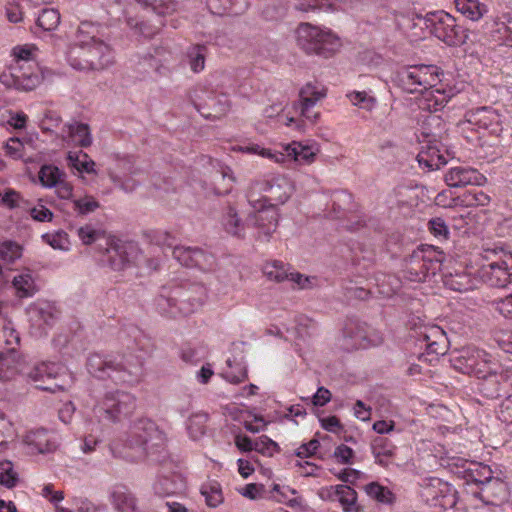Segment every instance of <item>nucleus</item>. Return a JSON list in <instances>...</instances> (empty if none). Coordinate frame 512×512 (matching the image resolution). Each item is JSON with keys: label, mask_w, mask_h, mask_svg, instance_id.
<instances>
[{"label": "nucleus", "mask_w": 512, "mask_h": 512, "mask_svg": "<svg viewBox=\"0 0 512 512\" xmlns=\"http://www.w3.org/2000/svg\"><path fill=\"white\" fill-rule=\"evenodd\" d=\"M198 247L175 246L173 248V257L183 266L193 268L194 252Z\"/></svg>", "instance_id": "8fccbe9b"}, {"label": "nucleus", "mask_w": 512, "mask_h": 512, "mask_svg": "<svg viewBox=\"0 0 512 512\" xmlns=\"http://www.w3.org/2000/svg\"><path fill=\"white\" fill-rule=\"evenodd\" d=\"M496 310L505 318L512 319V294L496 302Z\"/></svg>", "instance_id": "774afa93"}, {"label": "nucleus", "mask_w": 512, "mask_h": 512, "mask_svg": "<svg viewBox=\"0 0 512 512\" xmlns=\"http://www.w3.org/2000/svg\"><path fill=\"white\" fill-rule=\"evenodd\" d=\"M12 284L16 290V296L19 298L32 297L38 291L35 280L30 273L15 276Z\"/></svg>", "instance_id": "e433bc0d"}, {"label": "nucleus", "mask_w": 512, "mask_h": 512, "mask_svg": "<svg viewBox=\"0 0 512 512\" xmlns=\"http://www.w3.org/2000/svg\"><path fill=\"white\" fill-rule=\"evenodd\" d=\"M154 491L161 497L180 494L186 489L185 479L177 473H170L158 477L154 483Z\"/></svg>", "instance_id": "5701e85b"}, {"label": "nucleus", "mask_w": 512, "mask_h": 512, "mask_svg": "<svg viewBox=\"0 0 512 512\" xmlns=\"http://www.w3.org/2000/svg\"><path fill=\"white\" fill-rule=\"evenodd\" d=\"M431 233L438 238L447 239L449 231L445 221L441 218H433L429 221Z\"/></svg>", "instance_id": "e2e57ef3"}, {"label": "nucleus", "mask_w": 512, "mask_h": 512, "mask_svg": "<svg viewBox=\"0 0 512 512\" xmlns=\"http://www.w3.org/2000/svg\"><path fill=\"white\" fill-rule=\"evenodd\" d=\"M222 225L227 233L242 238L245 236V223L233 207H228L222 216Z\"/></svg>", "instance_id": "72a5a7b5"}, {"label": "nucleus", "mask_w": 512, "mask_h": 512, "mask_svg": "<svg viewBox=\"0 0 512 512\" xmlns=\"http://www.w3.org/2000/svg\"><path fill=\"white\" fill-rule=\"evenodd\" d=\"M497 417L503 423L512 425V394L506 397L499 405Z\"/></svg>", "instance_id": "052dcab7"}, {"label": "nucleus", "mask_w": 512, "mask_h": 512, "mask_svg": "<svg viewBox=\"0 0 512 512\" xmlns=\"http://www.w3.org/2000/svg\"><path fill=\"white\" fill-rule=\"evenodd\" d=\"M354 106L371 111L376 105V98L365 91H354L347 95Z\"/></svg>", "instance_id": "de8ad7c7"}, {"label": "nucleus", "mask_w": 512, "mask_h": 512, "mask_svg": "<svg viewBox=\"0 0 512 512\" xmlns=\"http://www.w3.org/2000/svg\"><path fill=\"white\" fill-rule=\"evenodd\" d=\"M26 312L32 325L39 329H44V326H51L56 318V309L48 302L30 304Z\"/></svg>", "instance_id": "4be33fe9"}, {"label": "nucleus", "mask_w": 512, "mask_h": 512, "mask_svg": "<svg viewBox=\"0 0 512 512\" xmlns=\"http://www.w3.org/2000/svg\"><path fill=\"white\" fill-rule=\"evenodd\" d=\"M419 337L422 340H429V338H437L438 341L428 342L425 345L426 351L429 354L444 355L448 348V340L445 332L439 326L426 327L420 332Z\"/></svg>", "instance_id": "a878e982"}, {"label": "nucleus", "mask_w": 512, "mask_h": 512, "mask_svg": "<svg viewBox=\"0 0 512 512\" xmlns=\"http://www.w3.org/2000/svg\"><path fill=\"white\" fill-rule=\"evenodd\" d=\"M440 71L435 65H414L398 72L401 87L409 93L420 92L434 87L439 80Z\"/></svg>", "instance_id": "1a4fd4ad"}, {"label": "nucleus", "mask_w": 512, "mask_h": 512, "mask_svg": "<svg viewBox=\"0 0 512 512\" xmlns=\"http://www.w3.org/2000/svg\"><path fill=\"white\" fill-rule=\"evenodd\" d=\"M431 34L449 46H461L466 43L467 31L457 24L456 19L443 10L417 16Z\"/></svg>", "instance_id": "0eeeda50"}, {"label": "nucleus", "mask_w": 512, "mask_h": 512, "mask_svg": "<svg viewBox=\"0 0 512 512\" xmlns=\"http://www.w3.org/2000/svg\"><path fill=\"white\" fill-rule=\"evenodd\" d=\"M334 457L341 464H351L354 457V451L347 445L341 444L335 448Z\"/></svg>", "instance_id": "69168bd1"}, {"label": "nucleus", "mask_w": 512, "mask_h": 512, "mask_svg": "<svg viewBox=\"0 0 512 512\" xmlns=\"http://www.w3.org/2000/svg\"><path fill=\"white\" fill-rule=\"evenodd\" d=\"M417 161L421 167L428 171L440 169L446 164V158L442 155L436 146L427 145L422 147L417 155Z\"/></svg>", "instance_id": "c85d7f7f"}, {"label": "nucleus", "mask_w": 512, "mask_h": 512, "mask_svg": "<svg viewBox=\"0 0 512 512\" xmlns=\"http://www.w3.org/2000/svg\"><path fill=\"white\" fill-rule=\"evenodd\" d=\"M20 199L21 196L19 192L13 189H7L4 194L1 195L0 204L9 209H14L19 206Z\"/></svg>", "instance_id": "338daca9"}, {"label": "nucleus", "mask_w": 512, "mask_h": 512, "mask_svg": "<svg viewBox=\"0 0 512 512\" xmlns=\"http://www.w3.org/2000/svg\"><path fill=\"white\" fill-rule=\"evenodd\" d=\"M135 407L136 399L131 393L116 390L105 394L94 407V413L102 420L118 422L128 417Z\"/></svg>", "instance_id": "6e6552de"}, {"label": "nucleus", "mask_w": 512, "mask_h": 512, "mask_svg": "<svg viewBox=\"0 0 512 512\" xmlns=\"http://www.w3.org/2000/svg\"><path fill=\"white\" fill-rule=\"evenodd\" d=\"M78 236L83 244L90 245L98 239L100 232L92 226L86 225L78 229Z\"/></svg>", "instance_id": "0e129e2a"}, {"label": "nucleus", "mask_w": 512, "mask_h": 512, "mask_svg": "<svg viewBox=\"0 0 512 512\" xmlns=\"http://www.w3.org/2000/svg\"><path fill=\"white\" fill-rule=\"evenodd\" d=\"M27 69L24 65L15 68V89L23 91H31L35 89L41 82V76L38 73L30 71L31 64H26Z\"/></svg>", "instance_id": "7c9ffc66"}, {"label": "nucleus", "mask_w": 512, "mask_h": 512, "mask_svg": "<svg viewBox=\"0 0 512 512\" xmlns=\"http://www.w3.org/2000/svg\"><path fill=\"white\" fill-rule=\"evenodd\" d=\"M421 94L422 97L419 100V107L430 112H436L443 109L454 96L451 89L447 91L445 89L434 87L424 89Z\"/></svg>", "instance_id": "412c9836"}, {"label": "nucleus", "mask_w": 512, "mask_h": 512, "mask_svg": "<svg viewBox=\"0 0 512 512\" xmlns=\"http://www.w3.org/2000/svg\"><path fill=\"white\" fill-rule=\"evenodd\" d=\"M486 181L483 174L476 169L468 167H452L445 174V182L450 187H463L466 185L480 186Z\"/></svg>", "instance_id": "aec40b11"}, {"label": "nucleus", "mask_w": 512, "mask_h": 512, "mask_svg": "<svg viewBox=\"0 0 512 512\" xmlns=\"http://www.w3.org/2000/svg\"><path fill=\"white\" fill-rule=\"evenodd\" d=\"M165 435L157 425L149 419H139L130 426L126 445L136 450V457L142 459L148 455L159 453L164 449Z\"/></svg>", "instance_id": "39448f33"}, {"label": "nucleus", "mask_w": 512, "mask_h": 512, "mask_svg": "<svg viewBox=\"0 0 512 512\" xmlns=\"http://www.w3.org/2000/svg\"><path fill=\"white\" fill-rule=\"evenodd\" d=\"M19 482V475L13 468L11 461L5 460L0 462V485L12 489Z\"/></svg>", "instance_id": "c03bdc74"}, {"label": "nucleus", "mask_w": 512, "mask_h": 512, "mask_svg": "<svg viewBox=\"0 0 512 512\" xmlns=\"http://www.w3.org/2000/svg\"><path fill=\"white\" fill-rule=\"evenodd\" d=\"M14 372L18 370L15 367V347H11L7 354L0 353V380L8 379L10 375L8 371Z\"/></svg>", "instance_id": "603ef678"}, {"label": "nucleus", "mask_w": 512, "mask_h": 512, "mask_svg": "<svg viewBox=\"0 0 512 512\" xmlns=\"http://www.w3.org/2000/svg\"><path fill=\"white\" fill-rule=\"evenodd\" d=\"M86 367L93 377L100 380L111 379L116 384H135L140 378V368L137 365L117 361L98 353L88 356Z\"/></svg>", "instance_id": "7ed1b4c3"}, {"label": "nucleus", "mask_w": 512, "mask_h": 512, "mask_svg": "<svg viewBox=\"0 0 512 512\" xmlns=\"http://www.w3.org/2000/svg\"><path fill=\"white\" fill-rule=\"evenodd\" d=\"M456 9L467 19L478 21L487 12V6L479 0H455Z\"/></svg>", "instance_id": "473e14b6"}, {"label": "nucleus", "mask_w": 512, "mask_h": 512, "mask_svg": "<svg viewBox=\"0 0 512 512\" xmlns=\"http://www.w3.org/2000/svg\"><path fill=\"white\" fill-rule=\"evenodd\" d=\"M129 248L125 243H113L107 248V261L113 270H122L129 264Z\"/></svg>", "instance_id": "c756f323"}, {"label": "nucleus", "mask_w": 512, "mask_h": 512, "mask_svg": "<svg viewBox=\"0 0 512 512\" xmlns=\"http://www.w3.org/2000/svg\"><path fill=\"white\" fill-rule=\"evenodd\" d=\"M66 174L54 165H44L39 171V180L44 187H54Z\"/></svg>", "instance_id": "a19ab883"}, {"label": "nucleus", "mask_w": 512, "mask_h": 512, "mask_svg": "<svg viewBox=\"0 0 512 512\" xmlns=\"http://www.w3.org/2000/svg\"><path fill=\"white\" fill-rule=\"evenodd\" d=\"M74 210L79 215H87L100 207L99 202L93 196H85L73 201Z\"/></svg>", "instance_id": "864d4df0"}, {"label": "nucleus", "mask_w": 512, "mask_h": 512, "mask_svg": "<svg viewBox=\"0 0 512 512\" xmlns=\"http://www.w3.org/2000/svg\"><path fill=\"white\" fill-rule=\"evenodd\" d=\"M207 48L204 45H195L188 51L189 64L194 72H200L205 67Z\"/></svg>", "instance_id": "49530a36"}, {"label": "nucleus", "mask_w": 512, "mask_h": 512, "mask_svg": "<svg viewBox=\"0 0 512 512\" xmlns=\"http://www.w3.org/2000/svg\"><path fill=\"white\" fill-rule=\"evenodd\" d=\"M63 371V367L60 364L53 362H43L36 365L28 373V377L36 383V387L51 393L63 390V386L58 383L48 382L55 380Z\"/></svg>", "instance_id": "2eb2a0df"}, {"label": "nucleus", "mask_w": 512, "mask_h": 512, "mask_svg": "<svg viewBox=\"0 0 512 512\" xmlns=\"http://www.w3.org/2000/svg\"><path fill=\"white\" fill-rule=\"evenodd\" d=\"M326 96V89L319 83H307L300 92V113L301 116L308 119L311 123H316L319 113H311L310 109Z\"/></svg>", "instance_id": "f3484780"}, {"label": "nucleus", "mask_w": 512, "mask_h": 512, "mask_svg": "<svg viewBox=\"0 0 512 512\" xmlns=\"http://www.w3.org/2000/svg\"><path fill=\"white\" fill-rule=\"evenodd\" d=\"M22 255V247L12 241L4 242L0 246V259L7 263H13Z\"/></svg>", "instance_id": "3c124183"}, {"label": "nucleus", "mask_w": 512, "mask_h": 512, "mask_svg": "<svg viewBox=\"0 0 512 512\" xmlns=\"http://www.w3.org/2000/svg\"><path fill=\"white\" fill-rule=\"evenodd\" d=\"M64 133L77 145L86 148L92 144V136L89 126L84 123H71L64 126Z\"/></svg>", "instance_id": "2f4dec72"}, {"label": "nucleus", "mask_w": 512, "mask_h": 512, "mask_svg": "<svg viewBox=\"0 0 512 512\" xmlns=\"http://www.w3.org/2000/svg\"><path fill=\"white\" fill-rule=\"evenodd\" d=\"M297 44L309 55L330 58L340 47V38L331 30H325L310 23H301L297 30Z\"/></svg>", "instance_id": "20e7f679"}, {"label": "nucleus", "mask_w": 512, "mask_h": 512, "mask_svg": "<svg viewBox=\"0 0 512 512\" xmlns=\"http://www.w3.org/2000/svg\"><path fill=\"white\" fill-rule=\"evenodd\" d=\"M443 253L433 246H420L405 260L403 277L410 282H424L440 270Z\"/></svg>", "instance_id": "423d86ee"}, {"label": "nucleus", "mask_w": 512, "mask_h": 512, "mask_svg": "<svg viewBox=\"0 0 512 512\" xmlns=\"http://www.w3.org/2000/svg\"><path fill=\"white\" fill-rule=\"evenodd\" d=\"M68 165L80 173L96 174L95 162L83 151L69 152L67 155Z\"/></svg>", "instance_id": "f704fd0d"}, {"label": "nucleus", "mask_w": 512, "mask_h": 512, "mask_svg": "<svg viewBox=\"0 0 512 512\" xmlns=\"http://www.w3.org/2000/svg\"><path fill=\"white\" fill-rule=\"evenodd\" d=\"M43 240L55 249L64 250L68 245V235L64 231L56 233H46L42 236Z\"/></svg>", "instance_id": "13d9d810"}, {"label": "nucleus", "mask_w": 512, "mask_h": 512, "mask_svg": "<svg viewBox=\"0 0 512 512\" xmlns=\"http://www.w3.org/2000/svg\"><path fill=\"white\" fill-rule=\"evenodd\" d=\"M465 118V122L473 129L490 130L491 133H497L500 130V116L491 108L479 107L471 110L466 113Z\"/></svg>", "instance_id": "a211bd4d"}, {"label": "nucleus", "mask_w": 512, "mask_h": 512, "mask_svg": "<svg viewBox=\"0 0 512 512\" xmlns=\"http://www.w3.org/2000/svg\"><path fill=\"white\" fill-rule=\"evenodd\" d=\"M474 497L479 498L486 505L498 506L504 503L509 496L507 484L498 477H491L479 489L471 491Z\"/></svg>", "instance_id": "dca6fc26"}, {"label": "nucleus", "mask_w": 512, "mask_h": 512, "mask_svg": "<svg viewBox=\"0 0 512 512\" xmlns=\"http://www.w3.org/2000/svg\"><path fill=\"white\" fill-rule=\"evenodd\" d=\"M371 451L375 463L382 467H388L395 456L396 446L384 436H377L371 442Z\"/></svg>", "instance_id": "b1692460"}, {"label": "nucleus", "mask_w": 512, "mask_h": 512, "mask_svg": "<svg viewBox=\"0 0 512 512\" xmlns=\"http://www.w3.org/2000/svg\"><path fill=\"white\" fill-rule=\"evenodd\" d=\"M484 283L492 287L504 288L512 283V255L483 265L479 271Z\"/></svg>", "instance_id": "ddd939ff"}, {"label": "nucleus", "mask_w": 512, "mask_h": 512, "mask_svg": "<svg viewBox=\"0 0 512 512\" xmlns=\"http://www.w3.org/2000/svg\"><path fill=\"white\" fill-rule=\"evenodd\" d=\"M262 180L253 181L247 190V200L251 207L256 211L258 209L266 208L265 203L268 200L265 199V189Z\"/></svg>", "instance_id": "58836bf2"}, {"label": "nucleus", "mask_w": 512, "mask_h": 512, "mask_svg": "<svg viewBox=\"0 0 512 512\" xmlns=\"http://www.w3.org/2000/svg\"><path fill=\"white\" fill-rule=\"evenodd\" d=\"M337 502L340 503L344 512H359L357 504V492L348 485H338Z\"/></svg>", "instance_id": "4c0bfd02"}, {"label": "nucleus", "mask_w": 512, "mask_h": 512, "mask_svg": "<svg viewBox=\"0 0 512 512\" xmlns=\"http://www.w3.org/2000/svg\"><path fill=\"white\" fill-rule=\"evenodd\" d=\"M61 121L62 119L58 113L46 110L39 126L43 132H53L61 124Z\"/></svg>", "instance_id": "4d7b16f0"}, {"label": "nucleus", "mask_w": 512, "mask_h": 512, "mask_svg": "<svg viewBox=\"0 0 512 512\" xmlns=\"http://www.w3.org/2000/svg\"><path fill=\"white\" fill-rule=\"evenodd\" d=\"M289 4L296 10L303 12H315L318 10H331L332 2L328 0H288Z\"/></svg>", "instance_id": "79ce46f5"}, {"label": "nucleus", "mask_w": 512, "mask_h": 512, "mask_svg": "<svg viewBox=\"0 0 512 512\" xmlns=\"http://www.w3.org/2000/svg\"><path fill=\"white\" fill-rule=\"evenodd\" d=\"M378 293L383 297L390 298L401 288V280L394 274L381 273L376 277Z\"/></svg>", "instance_id": "c9c22d12"}, {"label": "nucleus", "mask_w": 512, "mask_h": 512, "mask_svg": "<svg viewBox=\"0 0 512 512\" xmlns=\"http://www.w3.org/2000/svg\"><path fill=\"white\" fill-rule=\"evenodd\" d=\"M110 500L116 512H138L133 494L124 486L115 487Z\"/></svg>", "instance_id": "bb28decb"}, {"label": "nucleus", "mask_w": 512, "mask_h": 512, "mask_svg": "<svg viewBox=\"0 0 512 512\" xmlns=\"http://www.w3.org/2000/svg\"><path fill=\"white\" fill-rule=\"evenodd\" d=\"M215 266V258L212 254L205 252L203 249L198 248L194 252L193 267L199 268L203 271L212 270Z\"/></svg>", "instance_id": "5fc2aeb1"}, {"label": "nucleus", "mask_w": 512, "mask_h": 512, "mask_svg": "<svg viewBox=\"0 0 512 512\" xmlns=\"http://www.w3.org/2000/svg\"><path fill=\"white\" fill-rule=\"evenodd\" d=\"M264 274L273 281L283 282L289 278L287 271L284 268V265L280 261H273L271 263H267L263 268Z\"/></svg>", "instance_id": "09e8293b"}, {"label": "nucleus", "mask_w": 512, "mask_h": 512, "mask_svg": "<svg viewBox=\"0 0 512 512\" xmlns=\"http://www.w3.org/2000/svg\"><path fill=\"white\" fill-rule=\"evenodd\" d=\"M152 10L159 14H170L177 9V2L173 0H154L151 4Z\"/></svg>", "instance_id": "680f3d73"}, {"label": "nucleus", "mask_w": 512, "mask_h": 512, "mask_svg": "<svg viewBox=\"0 0 512 512\" xmlns=\"http://www.w3.org/2000/svg\"><path fill=\"white\" fill-rule=\"evenodd\" d=\"M60 24V13L54 8L43 9L37 19V25L45 31H52Z\"/></svg>", "instance_id": "a18cd8bd"}, {"label": "nucleus", "mask_w": 512, "mask_h": 512, "mask_svg": "<svg viewBox=\"0 0 512 512\" xmlns=\"http://www.w3.org/2000/svg\"><path fill=\"white\" fill-rule=\"evenodd\" d=\"M319 149L316 144L308 145L293 141L282 146V151L263 150V155L277 163L293 160L300 164H311L315 161Z\"/></svg>", "instance_id": "f8f14e48"}, {"label": "nucleus", "mask_w": 512, "mask_h": 512, "mask_svg": "<svg viewBox=\"0 0 512 512\" xmlns=\"http://www.w3.org/2000/svg\"><path fill=\"white\" fill-rule=\"evenodd\" d=\"M470 468L466 470H460L462 478L466 480L467 484H475L477 489L493 477V472L488 465L483 463L474 462L468 464Z\"/></svg>", "instance_id": "cd10ccee"}, {"label": "nucleus", "mask_w": 512, "mask_h": 512, "mask_svg": "<svg viewBox=\"0 0 512 512\" xmlns=\"http://www.w3.org/2000/svg\"><path fill=\"white\" fill-rule=\"evenodd\" d=\"M201 494L205 497L206 504L217 507L223 502L221 486L216 481L205 483L201 486Z\"/></svg>", "instance_id": "ea45409f"}, {"label": "nucleus", "mask_w": 512, "mask_h": 512, "mask_svg": "<svg viewBox=\"0 0 512 512\" xmlns=\"http://www.w3.org/2000/svg\"><path fill=\"white\" fill-rule=\"evenodd\" d=\"M206 296V288L200 283L172 282L161 288L156 306L161 314L171 318L188 316L202 306Z\"/></svg>", "instance_id": "f257e3e1"}, {"label": "nucleus", "mask_w": 512, "mask_h": 512, "mask_svg": "<svg viewBox=\"0 0 512 512\" xmlns=\"http://www.w3.org/2000/svg\"><path fill=\"white\" fill-rule=\"evenodd\" d=\"M265 189V199L275 207L278 204L285 203L293 192L292 183L285 177L279 176L271 179L262 180Z\"/></svg>", "instance_id": "6ab92c4d"}, {"label": "nucleus", "mask_w": 512, "mask_h": 512, "mask_svg": "<svg viewBox=\"0 0 512 512\" xmlns=\"http://www.w3.org/2000/svg\"><path fill=\"white\" fill-rule=\"evenodd\" d=\"M26 443L40 454L54 452L58 447L56 436L45 429H38L27 434Z\"/></svg>", "instance_id": "393cba45"}, {"label": "nucleus", "mask_w": 512, "mask_h": 512, "mask_svg": "<svg viewBox=\"0 0 512 512\" xmlns=\"http://www.w3.org/2000/svg\"><path fill=\"white\" fill-rule=\"evenodd\" d=\"M463 201L467 206H485L490 202V197L482 190L472 189L463 195Z\"/></svg>", "instance_id": "6e6d98bb"}, {"label": "nucleus", "mask_w": 512, "mask_h": 512, "mask_svg": "<svg viewBox=\"0 0 512 512\" xmlns=\"http://www.w3.org/2000/svg\"><path fill=\"white\" fill-rule=\"evenodd\" d=\"M254 450L262 454L272 455L274 451L278 450V444L266 435H262L254 441Z\"/></svg>", "instance_id": "bf43d9fd"}, {"label": "nucleus", "mask_w": 512, "mask_h": 512, "mask_svg": "<svg viewBox=\"0 0 512 512\" xmlns=\"http://www.w3.org/2000/svg\"><path fill=\"white\" fill-rule=\"evenodd\" d=\"M421 497L430 505L443 509L454 508L457 504V491L440 478L430 477L422 480Z\"/></svg>", "instance_id": "9d476101"}, {"label": "nucleus", "mask_w": 512, "mask_h": 512, "mask_svg": "<svg viewBox=\"0 0 512 512\" xmlns=\"http://www.w3.org/2000/svg\"><path fill=\"white\" fill-rule=\"evenodd\" d=\"M278 211L273 204L258 209L248 217V222L257 229V238L260 241H269L278 226Z\"/></svg>", "instance_id": "4468645a"}, {"label": "nucleus", "mask_w": 512, "mask_h": 512, "mask_svg": "<svg viewBox=\"0 0 512 512\" xmlns=\"http://www.w3.org/2000/svg\"><path fill=\"white\" fill-rule=\"evenodd\" d=\"M365 492L378 502L390 504L394 500L393 493L387 488L377 482H371L364 486Z\"/></svg>", "instance_id": "37998d69"}, {"label": "nucleus", "mask_w": 512, "mask_h": 512, "mask_svg": "<svg viewBox=\"0 0 512 512\" xmlns=\"http://www.w3.org/2000/svg\"><path fill=\"white\" fill-rule=\"evenodd\" d=\"M451 362L456 370L479 379H485L490 374L487 354L477 348L462 349Z\"/></svg>", "instance_id": "9b49d317"}, {"label": "nucleus", "mask_w": 512, "mask_h": 512, "mask_svg": "<svg viewBox=\"0 0 512 512\" xmlns=\"http://www.w3.org/2000/svg\"><path fill=\"white\" fill-rule=\"evenodd\" d=\"M88 23H82L77 32V42L68 53V61L76 70H104L114 62L112 49L95 36L88 35Z\"/></svg>", "instance_id": "f03ea898"}]
</instances>
